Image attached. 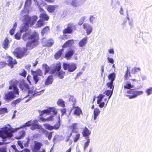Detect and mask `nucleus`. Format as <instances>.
I'll return each mask as SVG.
<instances>
[{"instance_id": "obj_28", "label": "nucleus", "mask_w": 152, "mask_h": 152, "mask_svg": "<svg viewBox=\"0 0 152 152\" xmlns=\"http://www.w3.org/2000/svg\"><path fill=\"white\" fill-rule=\"evenodd\" d=\"M56 73H57L58 77L60 79H63L65 75V72L62 70H60L58 71H57Z\"/></svg>"}, {"instance_id": "obj_1", "label": "nucleus", "mask_w": 152, "mask_h": 152, "mask_svg": "<svg viewBox=\"0 0 152 152\" xmlns=\"http://www.w3.org/2000/svg\"><path fill=\"white\" fill-rule=\"evenodd\" d=\"M31 126L30 129L34 130L35 129H41L42 126L39 124L38 121L36 120H31L27 122L24 124L20 127L12 128L11 127H8L5 126L1 128L0 129V137L2 138V142H0V145L7 144L9 142H6V139L7 138H10L13 136V133L18 130L19 129Z\"/></svg>"}, {"instance_id": "obj_63", "label": "nucleus", "mask_w": 152, "mask_h": 152, "mask_svg": "<svg viewBox=\"0 0 152 152\" xmlns=\"http://www.w3.org/2000/svg\"><path fill=\"white\" fill-rule=\"evenodd\" d=\"M71 4L73 6L75 7H76L77 6V4L76 2L75 1H73L71 3Z\"/></svg>"}, {"instance_id": "obj_54", "label": "nucleus", "mask_w": 152, "mask_h": 152, "mask_svg": "<svg viewBox=\"0 0 152 152\" xmlns=\"http://www.w3.org/2000/svg\"><path fill=\"white\" fill-rule=\"evenodd\" d=\"M20 37L21 34L19 32H17L15 35V38L17 39H20Z\"/></svg>"}, {"instance_id": "obj_31", "label": "nucleus", "mask_w": 152, "mask_h": 152, "mask_svg": "<svg viewBox=\"0 0 152 152\" xmlns=\"http://www.w3.org/2000/svg\"><path fill=\"white\" fill-rule=\"evenodd\" d=\"M9 44V40L7 38H6L3 42V48L6 49L8 48Z\"/></svg>"}, {"instance_id": "obj_23", "label": "nucleus", "mask_w": 152, "mask_h": 152, "mask_svg": "<svg viewBox=\"0 0 152 152\" xmlns=\"http://www.w3.org/2000/svg\"><path fill=\"white\" fill-rule=\"evenodd\" d=\"M63 49H60L58 51L56 52L54 55V58L55 59L57 60L59 58L62 54L63 52L64 51Z\"/></svg>"}, {"instance_id": "obj_3", "label": "nucleus", "mask_w": 152, "mask_h": 152, "mask_svg": "<svg viewBox=\"0 0 152 152\" xmlns=\"http://www.w3.org/2000/svg\"><path fill=\"white\" fill-rule=\"evenodd\" d=\"M23 17L24 25L20 28V31L21 33L27 31L28 27L34 25L38 19V17L36 15H33L31 17L27 15H25Z\"/></svg>"}, {"instance_id": "obj_59", "label": "nucleus", "mask_w": 152, "mask_h": 152, "mask_svg": "<svg viewBox=\"0 0 152 152\" xmlns=\"http://www.w3.org/2000/svg\"><path fill=\"white\" fill-rule=\"evenodd\" d=\"M72 133H71L69 134V135L66 136V139L65 140V141L66 142H68L70 140V139L71 136H72Z\"/></svg>"}, {"instance_id": "obj_39", "label": "nucleus", "mask_w": 152, "mask_h": 152, "mask_svg": "<svg viewBox=\"0 0 152 152\" xmlns=\"http://www.w3.org/2000/svg\"><path fill=\"white\" fill-rule=\"evenodd\" d=\"M69 100L70 102H73L72 106L75 105L76 102V101L74 97L73 96H70L69 99Z\"/></svg>"}, {"instance_id": "obj_56", "label": "nucleus", "mask_w": 152, "mask_h": 152, "mask_svg": "<svg viewBox=\"0 0 152 152\" xmlns=\"http://www.w3.org/2000/svg\"><path fill=\"white\" fill-rule=\"evenodd\" d=\"M53 114L47 118V121H53V117H54Z\"/></svg>"}, {"instance_id": "obj_5", "label": "nucleus", "mask_w": 152, "mask_h": 152, "mask_svg": "<svg viewBox=\"0 0 152 152\" xmlns=\"http://www.w3.org/2000/svg\"><path fill=\"white\" fill-rule=\"evenodd\" d=\"M28 53L27 52V49L26 48L18 47L15 49V51L13 52V54L17 58H21L24 56L27 55Z\"/></svg>"}, {"instance_id": "obj_49", "label": "nucleus", "mask_w": 152, "mask_h": 152, "mask_svg": "<svg viewBox=\"0 0 152 152\" xmlns=\"http://www.w3.org/2000/svg\"><path fill=\"white\" fill-rule=\"evenodd\" d=\"M0 152H7V146L6 145L0 147Z\"/></svg>"}, {"instance_id": "obj_36", "label": "nucleus", "mask_w": 152, "mask_h": 152, "mask_svg": "<svg viewBox=\"0 0 152 152\" xmlns=\"http://www.w3.org/2000/svg\"><path fill=\"white\" fill-rule=\"evenodd\" d=\"M50 28L49 26H46L41 31V34L43 35L47 33L50 30Z\"/></svg>"}, {"instance_id": "obj_34", "label": "nucleus", "mask_w": 152, "mask_h": 152, "mask_svg": "<svg viewBox=\"0 0 152 152\" xmlns=\"http://www.w3.org/2000/svg\"><path fill=\"white\" fill-rule=\"evenodd\" d=\"M57 104L58 105L62 107H65V102L61 99H59L58 100Z\"/></svg>"}, {"instance_id": "obj_38", "label": "nucleus", "mask_w": 152, "mask_h": 152, "mask_svg": "<svg viewBox=\"0 0 152 152\" xmlns=\"http://www.w3.org/2000/svg\"><path fill=\"white\" fill-rule=\"evenodd\" d=\"M53 132H49L46 131L45 133V136L48 138L49 140H50L52 136Z\"/></svg>"}, {"instance_id": "obj_57", "label": "nucleus", "mask_w": 152, "mask_h": 152, "mask_svg": "<svg viewBox=\"0 0 152 152\" xmlns=\"http://www.w3.org/2000/svg\"><path fill=\"white\" fill-rule=\"evenodd\" d=\"M26 72L25 70H23L22 73H20L19 75L25 77L26 76Z\"/></svg>"}, {"instance_id": "obj_12", "label": "nucleus", "mask_w": 152, "mask_h": 152, "mask_svg": "<svg viewBox=\"0 0 152 152\" xmlns=\"http://www.w3.org/2000/svg\"><path fill=\"white\" fill-rule=\"evenodd\" d=\"M34 145L31 148V150L33 152H38L40 149L43 145L40 142H38L36 141L34 142Z\"/></svg>"}, {"instance_id": "obj_52", "label": "nucleus", "mask_w": 152, "mask_h": 152, "mask_svg": "<svg viewBox=\"0 0 152 152\" xmlns=\"http://www.w3.org/2000/svg\"><path fill=\"white\" fill-rule=\"evenodd\" d=\"M28 94L26 96V97L28 96L29 94H31L32 95V96H34V93L35 91L33 90L30 89V87H29V89L28 90Z\"/></svg>"}, {"instance_id": "obj_50", "label": "nucleus", "mask_w": 152, "mask_h": 152, "mask_svg": "<svg viewBox=\"0 0 152 152\" xmlns=\"http://www.w3.org/2000/svg\"><path fill=\"white\" fill-rule=\"evenodd\" d=\"M33 75V79L34 81L35 84H36L39 81V78L37 75Z\"/></svg>"}, {"instance_id": "obj_33", "label": "nucleus", "mask_w": 152, "mask_h": 152, "mask_svg": "<svg viewBox=\"0 0 152 152\" xmlns=\"http://www.w3.org/2000/svg\"><path fill=\"white\" fill-rule=\"evenodd\" d=\"M59 120L53 126V129L57 130L60 127L61 125L60 120V117L58 116Z\"/></svg>"}, {"instance_id": "obj_48", "label": "nucleus", "mask_w": 152, "mask_h": 152, "mask_svg": "<svg viewBox=\"0 0 152 152\" xmlns=\"http://www.w3.org/2000/svg\"><path fill=\"white\" fill-rule=\"evenodd\" d=\"M133 86L129 83H127L124 86V88L125 89H130L133 88Z\"/></svg>"}, {"instance_id": "obj_15", "label": "nucleus", "mask_w": 152, "mask_h": 152, "mask_svg": "<svg viewBox=\"0 0 152 152\" xmlns=\"http://www.w3.org/2000/svg\"><path fill=\"white\" fill-rule=\"evenodd\" d=\"M83 28L86 30L87 35L90 34L92 31V27L87 23H84L83 25Z\"/></svg>"}, {"instance_id": "obj_40", "label": "nucleus", "mask_w": 152, "mask_h": 152, "mask_svg": "<svg viewBox=\"0 0 152 152\" xmlns=\"http://www.w3.org/2000/svg\"><path fill=\"white\" fill-rule=\"evenodd\" d=\"M22 100L21 98L17 99L13 101L11 103V104L15 106L17 104L20 103Z\"/></svg>"}, {"instance_id": "obj_61", "label": "nucleus", "mask_w": 152, "mask_h": 152, "mask_svg": "<svg viewBox=\"0 0 152 152\" xmlns=\"http://www.w3.org/2000/svg\"><path fill=\"white\" fill-rule=\"evenodd\" d=\"M15 30V29L13 28H12L10 30V33L11 35H13L14 34Z\"/></svg>"}, {"instance_id": "obj_11", "label": "nucleus", "mask_w": 152, "mask_h": 152, "mask_svg": "<svg viewBox=\"0 0 152 152\" xmlns=\"http://www.w3.org/2000/svg\"><path fill=\"white\" fill-rule=\"evenodd\" d=\"M127 93L132 95H128L127 96L130 99H132L136 97L137 96L140 95L143 93L142 91H134L133 89H131L127 91Z\"/></svg>"}, {"instance_id": "obj_42", "label": "nucleus", "mask_w": 152, "mask_h": 152, "mask_svg": "<svg viewBox=\"0 0 152 152\" xmlns=\"http://www.w3.org/2000/svg\"><path fill=\"white\" fill-rule=\"evenodd\" d=\"M129 76H131L130 72L128 68H127L124 76L125 79L126 80H128L129 79Z\"/></svg>"}, {"instance_id": "obj_58", "label": "nucleus", "mask_w": 152, "mask_h": 152, "mask_svg": "<svg viewBox=\"0 0 152 152\" xmlns=\"http://www.w3.org/2000/svg\"><path fill=\"white\" fill-rule=\"evenodd\" d=\"M66 110L65 108H63L61 110V115H63L66 114Z\"/></svg>"}, {"instance_id": "obj_45", "label": "nucleus", "mask_w": 152, "mask_h": 152, "mask_svg": "<svg viewBox=\"0 0 152 152\" xmlns=\"http://www.w3.org/2000/svg\"><path fill=\"white\" fill-rule=\"evenodd\" d=\"M140 68H137L136 67H134L133 68L132 70V73L133 74H135L137 72L140 71Z\"/></svg>"}, {"instance_id": "obj_47", "label": "nucleus", "mask_w": 152, "mask_h": 152, "mask_svg": "<svg viewBox=\"0 0 152 152\" xmlns=\"http://www.w3.org/2000/svg\"><path fill=\"white\" fill-rule=\"evenodd\" d=\"M8 112L6 108H0V115L2 114Z\"/></svg>"}, {"instance_id": "obj_24", "label": "nucleus", "mask_w": 152, "mask_h": 152, "mask_svg": "<svg viewBox=\"0 0 152 152\" xmlns=\"http://www.w3.org/2000/svg\"><path fill=\"white\" fill-rule=\"evenodd\" d=\"M88 40V37H86L83 38L79 42L78 45L80 47H83L85 46Z\"/></svg>"}, {"instance_id": "obj_32", "label": "nucleus", "mask_w": 152, "mask_h": 152, "mask_svg": "<svg viewBox=\"0 0 152 152\" xmlns=\"http://www.w3.org/2000/svg\"><path fill=\"white\" fill-rule=\"evenodd\" d=\"M106 86L110 90L113 91L115 85L113 83V82H108L106 83Z\"/></svg>"}, {"instance_id": "obj_46", "label": "nucleus", "mask_w": 152, "mask_h": 152, "mask_svg": "<svg viewBox=\"0 0 152 152\" xmlns=\"http://www.w3.org/2000/svg\"><path fill=\"white\" fill-rule=\"evenodd\" d=\"M65 70H68L69 72H72L75 70L77 67H64Z\"/></svg>"}, {"instance_id": "obj_41", "label": "nucleus", "mask_w": 152, "mask_h": 152, "mask_svg": "<svg viewBox=\"0 0 152 152\" xmlns=\"http://www.w3.org/2000/svg\"><path fill=\"white\" fill-rule=\"evenodd\" d=\"M80 134L79 133L76 134L75 137L73 138V141L74 142H76L80 139Z\"/></svg>"}, {"instance_id": "obj_62", "label": "nucleus", "mask_w": 152, "mask_h": 152, "mask_svg": "<svg viewBox=\"0 0 152 152\" xmlns=\"http://www.w3.org/2000/svg\"><path fill=\"white\" fill-rule=\"evenodd\" d=\"M45 1L49 3H53L55 2V0H45Z\"/></svg>"}, {"instance_id": "obj_13", "label": "nucleus", "mask_w": 152, "mask_h": 152, "mask_svg": "<svg viewBox=\"0 0 152 152\" xmlns=\"http://www.w3.org/2000/svg\"><path fill=\"white\" fill-rule=\"evenodd\" d=\"M46 72L53 74L61 69V67H45Z\"/></svg>"}, {"instance_id": "obj_44", "label": "nucleus", "mask_w": 152, "mask_h": 152, "mask_svg": "<svg viewBox=\"0 0 152 152\" xmlns=\"http://www.w3.org/2000/svg\"><path fill=\"white\" fill-rule=\"evenodd\" d=\"M86 17L85 16L82 17L79 20L78 23V25L79 26H81L83 23L86 19Z\"/></svg>"}, {"instance_id": "obj_6", "label": "nucleus", "mask_w": 152, "mask_h": 152, "mask_svg": "<svg viewBox=\"0 0 152 152\" xmlns=\"http://www.w3.org/2000/svg\"><path fill=\"white\" fill-rule=\"evenodd\" d=\"M39 36L35 38H33L32 39L29 41V42H27L26 44V49L31 50L34 47L37 46L39 45Z\"/></svg>"}, {"instance_id": "obj_8", "label": "nucleus", "mask_w": 152, "mask_h": 152, "mask_svg": "<svg viewBox=\"0 0 152 152\" xmlns=\"http://www.w3.org/2000/svg\"><path fill=\"white\" fill-rule=\"evenodd\" d=\"M57 113L56 109L54 107H49L47 109L41 111L39 116L42 117L45 113L48 115L51 113H52L53 115H56Z\"/></svg>"}, {"instance_id": "obj_19", "label": "nucleus", "mask_w": 152, "mask_h": 152, "mask_svg": "<svg viewBox=\"0 0 152 152\" xmlns=\"http://www.w3.org/2000/svg\"><path fill=\"white\" fill-rule=\"evenodd\" d=\"M40 19L44 21H47L49 19V16L47 14L46 12L41 13L39 16Z\"/></svg>"}, {"instance_id": "obj_16", "label": "nucleus", "mask_w": 152, "mask_h": 152, "mask_svg": "<svg viewBox=\"0 0 152 152\" xmlns=\"http://www.w3.org/2000/svg\"><path fill=\"white\" fill-rule=\"evenodd\" d=\"M91 134V131L86 127L85 126L82 132L83 136L86 139L89 138V137Z\"/></svg>"}, {"instance_id": "obj_2", "label": "nucleus", "mask_w": 152, "mask_h": 152, "mask_svg": "<svg viewBox=\"0 0 152 152\" xmlns=\"http://www.w3.org/2000/svg\"><path fill=\"white\" fill-rule=\"evenodd\" d=\"M18 83V81L15 79L10 80L9 89H13V91H9L5 94L4 99L5 101L7 102L11 101L16 97L15 95H19V91L17 86Z\"/></svg>"}, {"instance_id": "obj_26", "label": "nucleus", "mask_w": 152, "mask_h": 152, "mask_svg": "<svg viewBox=\"0 0 152 152\" xmlns=\"http://www.w3.org/2000/svg\"><path fill=\"white\" fill-rule=\"evenodd\" d=\"M77 123H73L71 126H69V128L70 129H71L72 130V131L71 133H77V132H76L75 130L76 129H77Z\"/></svg>"}, {"instance_id": "obj_7", "label": "nucleus", "mask_w": 152, "mask_h": 152, "mask_svg": "<svg viewBox=\"0 0 152 152\" xmlns=\"http://www.w3.org/2000/svg\"><path fill=\"white\" fill-rule=\"evenodd\" d=\"M67 27L64 29L62 31V33L63 34V36L66 39H68L66 37L67 36L66 34H72L73 32L72 28H74V30H75L76 28L75 26H73L72 24L71 23H69L67 24Z\"/></svg>"}, {"instance_id": "obj_17", "label": "nucleus", "mask_w": 152, "mask_h": 152, "mask_svg": "<svg viewBox=\"0 0 152 152\" xmlns=\"http://www.w3.org/2000/svg\"><path fill=\"white\" fill-rule=\"evenodd\" d=\"M75 53V51L71 49L66 51L64 57L67 59H70Z\"/></svg>"}, {"instance_id": "obj_4", "label": "nucleus", "mask_w": 152, "mask_h": 152, "mask_svg": "<svg viewBox=\"0 0 152 152\" xmlns=\"http://www.w3.org/2000/svg\"><path fill=\"white\" fill-rule=\"evenodd\" d=\"M113 91L111 90H107L105 91L104 94L105 95L108 96V97H106L104 95L102 94H100L97 97V102L98 104H99V107L101 108H102L104 106L105 102L106 103L105 105H107V103L113 93Z\"/></svg>"}, {"instance_id": "obj_10", "label": "nucleus", "mask_w": 152, "mask_h": 152, "mask_svg": "<svg viewBox=\"0 0 152 152\" xmlns=\"http://www.w3.org/2000/svg\"><path fill=\"white\" fill-rule=\"evenodd\" d=\"M38 36V34L36 32L33 33L31 34L29 32H26L23 34L22 37L23 40L26 41H30Z\"/></svg>"}, {"instance_id": "obj_20", "label": "nucleus", "mask_w": 152, "mask_h": 152, "mask_svg": "<svg viewBox=\"0 0 152 152\" xmlns=\"http://www.w3.org/2000/svg\"><path fill=\"white\" fill-rule=\"evenodd\" d=\"M19 87L20 89L23 91H27L29 89V86L28 84L24 83H20Z\"/></svg>"}, {"instance_id": "obj_35", "label": "nucleus", "mask_w": 152, "mask_h": 152, "mask_svg": "<svg viewBox=\"0 0 152 152\" xmlns=\"http://www.w3.org/2000/svg\"><path fill=\"white\" fill-rule=\"evenodd\" d=\"M100 111L99 109L96 108L94 111V119L95 120L96 118L98 115L99 114Z\"/></svg>"}, {"instance_id": "obj_27", "label": "nucleus", "mask_w": 152, "mask_h": 152, "mask_svg": "<svg viewBox=\"0 0 152 152\" xmlns=\"http://www.w3.org/2000/svg\"><path fill=\"white\" fill-rule=\"evenodd\" d=\"M31 72L32 75H35L38 76H42V71L39 69H37L36 71H31Z\"/></svg>"}, {"instance_id": "obj_14", "label": "nucleus", "mask_w": 152, "mask_h": 152, "mask_svg": "<svg viewBox=\"0 0 152 152\" xmlns=\"http://www.w3.org/2000/svg\"><path fill=\"white\" fill-rule=\"evenodd\" d=\"M72 109H74L73 112V114L77 116H79L82 113V111L80 108L75 105L72 106Z\"/></svg>"}, {"instance_id": "obj_55", "label": "nucleus", "mask_w": 152, "mask_h": 152, "mask_svg": "<svg viewBox=\"0 0 152 152\" xmlns=\"http://www.w3.org/2000/svg\"><path fill=\"white\" fill-rule=\"evenodd\" d=\"M146 92L148 95H149L151 94L152 93V87H150V88L147 89Z\"/></svg>"}, {"instance_id": "obj_43", "label": "nucleus", "mask_w": 152, "mask_h": 152, "mask_svg": "<svg viewBox=\"0 0 152 152\" xmlns=\"http://www.w3.org/2000/svg\"><path fill=\"white\" fill-rule=\"evenodd\" d=\"M87 141L84 143L83 148L84 150H85L86 148L88 146L90 142V139L87 138Z\"/></svg>"}, {"instance_id": "obj_64", "label": "nucleus", "mask_w": 152, "mask_h": 152, "mask_svg": "<svg viewBox=\"0 0 152 152\" xmlns=\"http://www.w3.org/2000/svg\"><path fill=\"white\" fill-rule=\"evenodd\" d=\"M39 119L41 121L43 122H46L47 121V118H45L43 117H40Z\"/></svg>"}, {"instance_id": "obj_53", "label": "nucleus", "mask_w": 152, "mask_h": 152, "mask_svg": "<svg viewBox=\"0 0 152 152\" xmlns=\"http://www.w3.org/2000/svg\"><path fill=\"white\" fill-rule=\"evenodd\" d=\"M31 2V0H26L25 3V7L30 6Z\"/></svg>"}, {"instance_id": "obj_25", "label": "nucleus", "mask_w": 152, "mask_h": 152, "mask_svg": "<svg viewBox=\"0 0 152 152\" xmlns=\"http://www.w3.org/2000/svg\"><path fill=\"white\" fill-rule=\"evenodd\" d=\"M53 81V77L52 75L49 76L45 82V85L48 86L52 83Z\"/></svg>"}, {"instance_id": "obj_21", "label": "nucleus", "mask_w": 152, "mask_h": 152, "mask_svg": "<svg viewBox=\"0 0 152 152\" xmlns=\"http://www.w3.org/2000/svg\"><path fill=\"white\" fill-rule=\"evenodd\" d=\"M74 42V40L73 39H69L64 43L62 46V47L65 48L68 47H70L73 44Z\"/></svg>"}, {"instance_id": "obj_29", "label": "nucleus", "mask_w": 152, "mask_h": 152, "mask_svg": "<svg viewBox=\"0 0 152 152\" xmlns=\"http://www.w3.org/2000/svg\"><path fill=\"white\" fill-rule=\"evenodd\" d=\"M44 21L42 20L39 19L35 25L36 28H40L43 26L44 25Z\"/></svg>"}, {"instance_id": "obj_22", "label": "nucleus", "mask_w": 152, "mask_h": 152, "mask_svg": "<svg viewBox=\"0 0 152 152\" xmlns=\"http://www.w3.org/2000/svg\"><path fill=\"white\" fill-rule=\"evenodd\" d=\"M26 132L24 130H21L19 131L18 135L15 137L17 140L21 139L23 138L25 136Z\"/></svg>"}, {"instance_id": "obj_30", "label": "nucleus", "mask_w": 152, "mask_h": 152, "mask_svg": "<svg viewBox=\"0 0 152 152\" xmlns=\"http://www.w3.org/2000/svg\"><path fill=\"white\" fill-rule=\"evenodd\" d=\"M115 75L114 73H112L108 75V78L110 81L109 82H113L115 80Z\"/></svg>"}, {"instance_id": "obj_60", "label": "nucleus", "mask_w": 152, "mask_h": 152, "mask_svg": "<svg viewBox=\"0 0 152 152\" xmlns=\"http://www.w3.org/2000/svg\"><path fill=\"white\" fill-rule=\"evenodd\" d=\"M108 60V62L109 63H110L111 64H113L114 63L113 59L112 58H107Z\"/></svg>"}, {"instance_id": "obj_37", "label": "nucleus", "mask_w": 152, "mask_h": 152, "mask_svg": "<svg viewBox=\"0 0 152 152\" xmlns=\"http://www.w3.org/2000/svg\"><path fill=\"white\" fill-rule=\"evenodd\" d=\"M45 128L49 130H53V126L50 125L49 124L45 123L43 124Z\"/></svg>"}, {"instance_id": "obj_9", "label": "nucleus", "mask_w": 152, "mask_h": 152, "mask_svg": "<svg viewBox=\"0 0 152 152\" xmlns=\"http://www.w3.org/2000/svg\"><path fill=\"white\" fill-rule=\"evenodd\" d=\"M8 60L7 61L8 63L7 64L6 61H1L0 62V65H3L4 66L7 65L9 66H13L17 64V62L16 60L13 59L11 56H9L7 57Z\"/></svg>"}, {"instance_id": "obj_18", "label": "nucleus", "mask_w": 152, "mask_h": 152, "mask_svg": "<svg viewBox=\"0 0 152 152\" xmlns=\"http://www.w3.org/2000/svg\"><path fill=\"white\" fill-rule=\"evenodd\" d=\"M58 6L57 5H48L46 8L47 11L49 13H53Z\"/></svg>"}, {"instance_id": "obj_51", "label": "nucleus", "mask_w": 152, "mask_h": 152, "mask_svg": "<svg viewBox=\"0 0 152 152\" xmlns=\"http://www.w3.org/2000/svg\"><path fill=\"white\" fill-rule=\"evenodd\" d=\"M44 91V90H42L40 91H35L34 93V96H36L38 95H40L41 94L43 93Z\"/></svg>"}]
</instances>
